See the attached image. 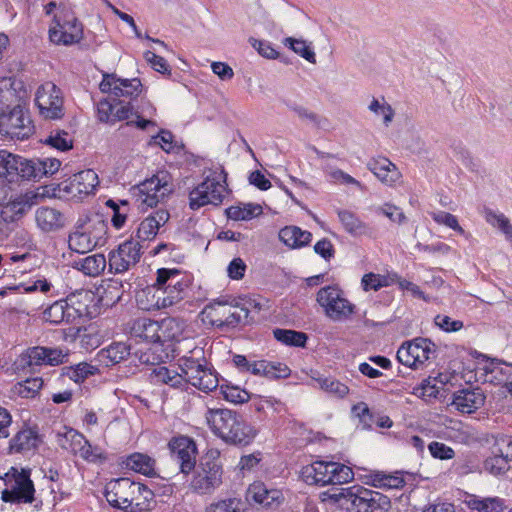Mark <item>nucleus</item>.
Here are the masks:
<instances>
[{"mask_svg": "<svg viewBox=\"0 0 512 512\" xmlns=\"http://www.w3.org/2000/svg\"><path fill=\"white\" fill-rule=\"evenodd\" d=\"M466 503L471 510L477 512H503L505 509L504 500L500 497L481 498L472 495Z\"/></svg>", "mask_w": 512, "mask_h": 512, "instance_id": "e433bc0d", "label": "nucleus"}, {"mask_svg": "<svg viewBox=\"0 0 512 512\" xmlns=\"http://www.w3.org/2000/svg\"><path fill=\"white\" fill-rule=\"evenodd\" d=\"M391 280L392 284L396 283L401 290L410 292L413 297L425 299L423 291L420 289L418 285L414 284L413 282H410L397 274H392Z\"/></svg>", "mask_w": 512, "mask_h": 512, "instance_id": "338daca9", "label": "nucleus"}, {"mask_svg": "<svg viewBox=\"0 0 512 512\" xmlns=\"http://www.w3.org/2000/svg\"><path fill=\"white\" fill-rule=\"evenodd\" d=\"M178 366L183 373L184 383H189L202 392L209 393L219 385L217 373L207 363L202 349H193L190 355L180 357Z\"/></svg>", "mask_w": 512, "mask_h": 512, "instance_id": "39448f33", "label": "nucleus"}, {"mask_svg": "<svg viewBox=\"0 0 512 512\" xmlns=\"http://www.w3.org/2000/svg\"><path fill=\"white\" fill-rule=\"evenodd\" d=\"M159 321L149 318L133 320L130 326V336L139 341L160 342Z\"/></svg>", "mask_w": 512, "mask_h": 512, "instance_id": "b1692460", "label": "nucleus"}, {"mask_svg": "<svg viewBox=\"0 0 512 512\" xmlns=\"http://www.w3.org/2000/svg\"><path fill=\"white\" fill-rule=\"evenodd\" d=\"M484 213L487 223L501 231L506 240L512 243V224L510 220L503 213L492 209H485Z\"/></svg>", "mask_w": 512, "mask_h": 512, "instance_id": "a18cd8bd", "label": "nucleus"}, {"mask_svg": "<svg viewBox=\"0 0 512 512\" xmlns=\"http://www.w3.org/2000/svg\"><path fill=\"white\" fill-rule=\"evenodd\" d=\"M108 503L125 512H142L149 509L152 491L130 478H118L109 481L105 488Z\"/></svg>", "mask_w": 512, "mask_h": 512, "instance_id": "7ed1b4c3", "label": "nucleus"}, {"mask_svg": "<svg viewBox=\"0 0 512 512\" xmlns=\"http://www.w3.org/2000/svg\"><path fill=\"white\" fill-rule=\"evenodd\" d=\"M43 380L39 377L28 378L13 386V393L22 398H34L42 388Z\"/></svg>", "mask_w": 512, "mask_h": 512, "instance_id": "8fccbe9b", "label": "nucleus"}, {"mask_svg": "<svg viewBox=\"0 0 512 512\" xmlns=\"http://www.w3.org/2000/svg\"><path fill=\"white\" fill-rule=\"evenodd\" d=\"M97 372V366H94L86 362H82L76 365L74 368H71L68 375L70 379L78 383L84 381L87 377L91 375H95Z\"/></svg>", "mask_w": 512, "mask_h": 512, "instance_id": "052dcab7", "label": "nucleus"}, {"mask_svg": "<svg viewBox=\"0 0 512 512\" xmlns=\"http://www.w3.org/2000/svg\"><path fill=\"white\" fill-rule=\"evenodd\" d=\"M485 371L487 374H493L494 379L499 383L505 382L509 385L512 381V364L494 359L486 366Z\"/></svg>", "mask_w": 512, "mask_h": 512, "instance_id": "3c124183", "label": "nucleus"}, {"mask_svg": "<svg viewBox=\"0 0 512 512\" xmlns=\"http://www.w3.org/2000/svg\"><path fill=\"white\" fill-rule=\"evenodd\" d=\"M392 275L384 276L375 273H367L362 277L361 284L365 291H377L382 287H387L392 284Z\"/></svg>", "mask_w": 512, "mask_h": 512, "instance_id": "13d9d810", "label": "nucleus"}, {"mask_svg": "<svg viewBox=\"0 0 512 512\" xmlns=\"http://www.w3.org/2000/svg\"><path fill=\"white\" fill-rule=\"evenodd\" d=\"M221 392L227 401L235 404L245 403L250 399L246 390L235 386H221Z\"/></svg>", "mask_w": 512, "mask_h": 512, "instance_id": "e2e57ef3", "label": "nucleus"}, {"mask_svg": "<svg viewBox=\"0 0 512 512\" xmlns=\"http://www.w3.org/2000/svg\"><path fill=\"white\" fill-rule=\"evenodd\" d=\"M206 512H252L248 504L240 498H227L211 503Z\"/></svg>", "mask_w": 512, "mask_h": 512, "instance_id": "79ce46f5", "label": "nucleus"}, {"mask_svg": "<svg viewBox=\"0 0 512 512\" xmlns=\"http://www.w3.org/2000/svg\"><path fill=\"white\" fill-rule=\"evenodd\" d=\"M182 272L176 268H160L157 271V285L161 310L180 309L181 304L189 296L190 280L179 278Z\"/></svg>", "mask_w": 512, "mask_h": 512, "instance_id": "423d86ee", "label": "nucleus"}, {"mask_svg": "<svg viewBox=\"0 0 512 512\" xmlns=\"http://www.w3.org/2000/svg\"><path fill=\"white\" fill-rule=\"evenodd\" d=\"M367 484L382 489H401L405 485V479L400 472L387 474L384 472H374L367 476Z\"/></svg>", "mask_w": 512, "mask_h": 512, "instance_id": "72a5a7b5", "label": "nucleus"}, {"mask_svg": "<svg viewBox=\"0 0 512 512\" xmlns=\"http://www.w3.org/2000/svg\"><path fill=\"white\" fill-rule=\"evenodd\" d=\"M338 216L344 228L350 234L363 235L367 233L368 228L366 227V225L360 219H358L352 212L347 210L339 211Z\"/></svg>", "mask_w": 512, "mask_h": 512, "instance_id": "864d4df0", "label": "nucleus"}, {"mask_svg": "<svg viewBox=\"0 0 512 512\" xmlns=\"http://www.w3.org/2000/svg\"><path fill=\"white\" fill-rule=\"evenodd\" d=\"M245 372L256 376H264L269 379L286 378L290 374L287 365L280 362L266 360L250 361Z\"/></svg>", "mask_w": 512, "mask_h": 512, "instance_id": "393cba45", "label": "nucleus"}, {"mask_svg": "<svg viewBox=\"0 0 512 512\" xmlns=\"http://www.w3.org/2000/svg\"><path fill=\"white\" fill-rule=\"evenodd\" d=\"M60 165L61 162L56 158L26 159L22 172L25 180H40L44 176L53 175Z\"/></svg>", "mask_w": 512, "mask_h": 512, "instance_id": "4be33fe9", "label": "nucleus"}, {"mask_svg": "<svg viewBox=\"0 0 512 512\" xmlns=\"http://www.w3.org/2000/svg\"><path fill=\"white\" fill-rule=\"evenodd\" d=\"M37 225L43 231H53L63 226L62 214L50 207H40L36 211Z\"/></svg>", "mask_w": 512, "mask_h": 512, "instance_id": "f704fd0d", "label": "nucleus"}, {"mask_svg": "<svg viewBox=\"0 0 512 512\" xmlns=\"http://www.w3.org/2000/svg\"><path fill=\"white\" fill-rule=\"evenodd\" d=\"M73 267L87 276L96 277L105 270L106 258H78Z\"/></svg>", "mask_w": 512, "mask_h": 512, "instance_id": "49530a36", "label": "nucleus"}, {"mask_svg": "<svg viewBox=\"0 0 512 512\" xmlns=\"http://www.w3.org/2000/svg\"><path fill=\"white\" fill-rule=\"evenodd\" d=\"M434 324L441 330L447 333L458 332L464 327L461 320H454L448 315L438 314L434 318Z\"/></svg>", "mask_w": 512, "mask_h": 512, "instance_id": "680f3d73", "label": "nucleus"}, {"mask_svg": "<svg viewBox=\"0 0 512 512\" xmlns=\"http://www.w3.org/2000/svg\"><path fill=\"white\" fill-rule=\"evenodd\" d=\"M302 480L308 485H340L353 480L352 469L338 462L315 461L302 467Z\"/></svg>", "mask_w": 512, "mask_h": 512, "instance_id": "0eeeda50", "label": "nucleus"}, {"mask_svg": "<svg viewBox=\"0 0 512 512\" xmlns=\"http://www.w3.org/2000/svg\"><path fill=\"white\" fill-rule=\"evenodd\" d=\"M153 376L156 382L167 384L172 388H182L185 385L182 372L178 373L164 366L154 369Z\"/></svg>", "mask_w": 512, "mask_h": 512, "instance_id": "de8ad7c7", "label": "nucleus"}, {"mask_svg": "<svg viewBox=\"0 0 512 512\" xmlns=\"http://www.w3.org/2000/svg\"><path fill=\"white\" fill-rule=\"evenodd\" d=\"M35 102L42 116L60 119L63 116V97L53 82L42 84L36 91Z\"/></svg>", "mask_w": 512, "mask_h": 512, "instance_id": "f3484780", "label": "nucleus"}, {"mask_svg": "<svg viewBox=\"0 0 512 512\" xmlns=\"http://www.w3.org/2000/svg\"><path fill=\"white\" fill-rule=\"evenodd\" d=\"M123 295V286L116 281L108 283L99 291L98 302L101 307H112L117 304Z\"/></svg>", "mask_w": 512, "mask_h": 512, "instance_id": "37998d69", "label": "nucleus"}, {"mask_svg": "<svg viewBox=\"0 0 512 512\" xmlns=\"http://www.w3.org/2000/svg\"><path fill=\"white\" fill-rule=\"evenodd\" d=\"M228 193L227 173L223 168L209 174L189 194V206L196 210L205 205H220Z\"/></svg>", "mask_w": 512, "mask_h": 512, "instance_id": "6e6552de", "label": "nucleus"}, {"mask_svg": "<svg viewBox=\"0 0 512 512\" xmlns=\"http://www.w3.org/2000/svg\"><path fill=\"white\" fill-rule=\"evenodd\" d=\"M212 325L217 327H236L248 318V307L229 304L227 301L216 300L204 309Z\"/></svg>", "mask_w": 512, "mask_h": 512, "instance_id": "f8f14e48", "label": "nucleus"}, {"mask_svg": "<svg viewBox=\"0 0 512 512\" xmlns=\"http://www.w3.org/2000/svg\"><path fill=\"white\" fill-rule=\"evenodd\" d=\"M126 466L147 477H156V460L147 454L133 453L126 460Z\"/></svg>", "mask_w": 512, "mask_h": 512, "instance_id": "2f4dec72", "label": "nucleus"}, {"mask_svg": "<svg viewBox=\"0 0 512 512\" xmlns=\"http://www.w3.org/2000/svg\"><path fill=\"white\" fill-rule=\"evenodd\" d=\"M99 89L103 93H108L114 97V101L121 100L120 98L128 99L127 102H133L135 105H142L143 102H150L149 100L141 99L138 102V97L143 91V85L138 78L127 79L121 78L116 74H104L103 79L99 85Z\"/></svg>", "mask_w": 512, "mask_h": 512, "instance_id": "9d476101", "label": "nucleus"}, {"mask_svg": "<svg viewBox=\"0 0 512 512\" xmlns=\"http://www.w3.org/2000/svg\"><path fill=\"white\" fill-rule=\"evenodd\" d=\"M367 166L386 185H392L400 178V173L396 166L385 157L372 159L368 162Z\"/></svg>", "mask_w": 512, "mask_h": 512, "instance_id": "bb28decb", "label": "nucleus"}, {"mask_svg": "<svg viewBox=\"0 0 512 512\" xmlns=\"http://www.w3.org/2000/svg\"><path fill=\"white\" fill-rule=\"evenodd\" d=\"M99 184L98 175L91 169L83 170L70 179L69 190L80 197L92 194Z\"/></svg>", "mask_w": 512, "mask_h": 512, "instance_id": "a878e982", "label": "nucleus"}, {"mask_svg": "<svg viewBox=\"0 0 512 512\" xmlns=\"http://www.w3.org/2000/svg\"><path fill=\"white\" fill-rule=\"evenodd\" d=\"M144 245L139 240L131 239L119 245V256H140L144 254Z\"/></svg>", "mask_w": 512, "mask_h": 512, "instance_id": "774afa93", "label": "nucleus"}, {"mask_svg": "<svg viewBox=\"0 0 512 512\" xmlns=\"http://www.w3.org/2000/svg\"><path fill=\"white\" fill-rule=\"evenodd\" d=\"M16 90L11 78L0 79V116L7 113L15 105H19Z\"/></svg>", "mask_w": 512, "mask_h": 512, "instance_id": "ea45409f", "label": "nucleus"}, {"mask_svg": "<svg viewBox=\"0 0 512 512\" xmlns=\"http://www.w3.org/2000/svg\"><path fill=\"white\" fill-rule=\"evenodd\" d=\"M274 337L287 345H293L297 347H304L307 341V336L303 332H297L293 330L275 329L273 331Z\"/></svg>", "mask_w": 512, "mask_h": 512, "instance_id": "6e6d98bb", "label": "nucleus"}, {"mask_svg": "<svg viewBox=\"0 0 512 512\" xmlns=\"http://www.w3.org/2000/svg\"><path fill=\"white\" fill-rule=\"evenodd\" d=\"M33 130L30 116L20 104L0 116V134L3 136L23 140L28 138Z\"/></svg>", "mask_w": 512, "mask_h": 512, "instance_id": "dca6fc26", "label": "nucleus"}, {"mask_svg": "<svg viewBox=\"0 0 512 512\" xmlns=\"http://www.w3.org/2000/svg\"><path fill=\"white\" fill-rule=\"evenodd\" d=\"M435 355L436 345L430 339L422 337L403 343L397 351L398 361L413 369L423 366Z\"/></svg>", "mask_w": 512, "mask_h": 512, "instance_id": "9b49d317", "label": "nucleus"}, {"mask_svg": "<svg viewBox=\"0 0 512 512\" xmlns=\"http://www.w3.org/2000/svg\"><path fill=\"white\" fill-rule=\"evenodd\" d=\"M317 382L322 390L337 398H344L349 393L346 384L334 378H319Z\"/></svg>", "mask_w": 512, "mask_h": 512, "instance_id": "4d7b16f0", "label": "nucleus"}, {"mask_svg": "<svg viewBox=\"0 0 512 512\" xmlns=\"http://www.w3.org/2000/svg\"><path fill=\"white\" fill-rule=\"evenodd\" d=\"M317 302L324 309L325 315L333 321L346 319L354 313L355 306L334 286L321 288L317 293Z\"/></svg>", "mask_w": 512, "mask_h": 512, "instance_id": "4468645a", "label": "nucleus"}, {"mask_svg": "<svg viewBox=\"0 0 512 512\" xmlns=\"http://www.w3.org/2000/svg\"><path fill=\"white\" fill-rule=\"evenodd\" d=\"M69 248L78 254L89 253L97 245V241L87 232L76 231L69 236Z\"/></svg>", "mask_w": 512, "mask_h": 512, "instance_id": "a19ab883", "label": "nucleus"}, {"mask_svg": "<svg viewBox=\"0 0 512 512\" xmlns=\"http://www.w3.org/2000/svg\"><path fill=\"white\" fill-rule=\"evenodd\" d=\"M428 450L433 458L440 460H449L455 456V452L450 446L438 441L429 443Z\"/></svg>", "mask_w": 512, "mask_h": 512, "instance_id": "69168bd1", "label": "nucleus"}, {"mask_svg": "<svg viewBox=\"0 0 512 512\" xmlns=\"http://www.w3.org/2000/svg\"><path fill=\"white\" fill-rule=\"evenodd\" d=\"M431 217L436 223L440 225H445L459 232L460 234L464 233V230L459 225L457 218L451 213L445 211L432 212Z\"/></svg>", "mask_w": 512, "mask_h": 512, "instance_id": "0e129e2a", "label": "nucleus"}, {"mask_svg": "<svg viewBox=\"0 0 512 512\" xmlns=\"http://www.w3.org/2000/svg\"><path fill=\"white\" fill-rule=\"evenodd\" d=\"M332 497L350 512H388L391 508L386 495L360 485L341 488Z\"/></svg>", "mask_w": 512, "mask_h": 512, "instance_id": "20e7f679", "label": "nucleus"}, {"mask_svg": "<svg viewBox=\"0 0 512 512\" xmlns=\"http://www.w3.org/2000/svg\"><path fill=\"white\" fill-rule=\"evenodd\" d=\"M38 436L31 429L19 431L11 440L9 449L11 452L22 453L37 446Z\"/></svg>", "mask_w": 512, "mask_h": 512, "instance_id": "58836bf2", "label": "nucleus"}, {"mask_svg": "<svg viewBox=\"0 0 512 512\" xmlns=\"http://www.w3.org/2000/svg\"><path fill=\"white\" fill-rule=\"evenodd\" d=\"M159 286L157 282L147 286L136 293L137 306L145 311L161 310Z\"/></svg>", "mask_w": 512, "mask_h": 512, "instance_id": "c9c22d12", "label": "nucleus"}, {"mask_svg": "<svg viewBox=\"0 0 512 512\" xmlns=\"http://www.w3.org/2000/svg\"><path fill=\"white\" fill-rule=\"evenodd\" d=\"M247 497L267 508H275L283 501V494L280 490L268 489L261 482H255L249 486Z\"/></svg>", "mask_w": 512, "mask_h": 512, "instance_id": "5701e85b", "label": "nucleus"}, {"mask_svg": "<svg viewBox=\"0 0 512 512\" xmlns=\"http://www.w3.org/2000/svg\"><path fill=\"white\" fill-rule=\"evenodd\" d=\"M156 108L151 102H143L142 105H135L133 102L116 100L114 103L108 99H102L97 104V117L103 123L115 124L119 121H126L118 129L122 132L129 126H135L140 130H146L150 126L155 127L156 123L147 117H152Z\"/></svg>", "mask_w": 512, "mask_h": 512, "instance_id": "f257e3e1", "label": "nucleus"}, {"mask_svg": "<svg viewBox=\"0 0 512 512\" xmlns=\"http://www.w3.org/2000/svg\"><path fill=\"white\" fill-rule=\"evenodd\" d=\"M225 213L229 219L239 220H250L260 214H262V207L258 204H243L231 206L225 210Z\"/></svg>", "mask_w": 512, "mask_h": 512, "instance_id": "c03bdc74", "label": "nucleus"}, {"mask_svg": "<svg viewBox=\"0 0 512 512\" xmlns=\"http://www.w3.org/2000/svg\"><path fill=\"white\" fill-rule=\"evenodd\" d=\"M43 142L60 151H67L73 147V138L65 130L55 129L43 140Z\"/></svg>", "mask_w": 512, "mask_h": 512, "instance_id": "09e8293b", "label": "nucleus"}, {"mask_svg": "<svg viewBox=\"0 0 512 512\" xmlns=\"http://www.w3.org/2000/svg\"><path fill=\"white\" fill-rule=\"evenodd\" d=\"M368 109L375 115H382L383 122L386 126L392 122L395 114L393 108L385 101L384 98H382L381 101L373 98Z\"/></svg>", "mask_w": 512, "mask_h": 512, "instance_id": "bf43d9fd", "label": "nucleus"}, {"mask_svg": "<svg viewBox=\"0 0 512 512\" xmlns=\"http://www.w3.org/2000/svg\"><path fill=\"white\" fill-rule=\"evenodd\" d=\"M130 355V346L124 342H114L97 353V361L112 366L124 361Z\"/></svg>", "mask_w": 512, "mask_h": 512, "instance_id": "cd10ccee", "label": "nucleus"}, {"mask_svg": "<svg viewBox=\"0 0 512 512\" xmlns=\"http://www.w3.org/2000/svg\"><path fill=\"white\" fill-rule=\"evenodd\" d=\"M498 452L499 453H495V455L488 457L484 461V470L494 476L503 475L509 469L507 457L504 456L501 449H499Z\"/></svg>", "mask_w": 512, "mask_h": 512, "instance_id": "603ef678", "label": "nucleus"}, {"mask_svg": "<svg viewBox=\"0 0 512 512\" xmlns=\"http://www.w3.org/2000/svg\"><path fill=\"white\" fill-rule=\"evenodd\" d=\"M223 483V468L217 456L205 455L191 481V488L200 495L214 493Z\"/></svg>", "mask_w": 512, "mask_h": 512, "instance_id": "1a4fd4ad", "label": "nucleus"}, {"mask_svg": "<svg viewBox=\"0 0 512 512\" xmlns=\"http://www.w3.org/2000/svg\"><path fill=\"white\" fill-rule=\"evenodd\" d=\"M25 162V158L0 150V182L17 183L25 180L22 172Z\"/></svg>", "mask_w": 512, "mask_h": 512, "instance_id": "6ab92c4d", "label": "nucleus"}, {"mask_svg": "<svg viewBox=\"0 0 512 512\" xmlns=\"http://www.w3.org/2000/svg\"><path fill=\"white\" fill-rule=\"evenodd\" d=\"M283 44L292 49L296 54H299L305 60L310 63H316V55L310 45L305 40L295 39L293 37H287L283 40Z\"/></svg>", "mask_w": 512, "mask_h": 512, "instance_id": "5fc2aeb1", "label": "nucleus"}, {"mask_svg": "<svg viewBox=\"0 0 512 512\" xmlns=\"http://www.w3.org/2000/svg\"><path fill=\"white\" fill-rule=\"evenodd\" d=\"M173 459L179 464L183 474H189L196 464L197 447L193 439L187 436L173 437L169 443Z\"/></svg>", "mask_w": 512, "mask_h": 512, "instance_id": "a211bd4d", "label": "nucleus"}, {"mask_svg": "<svg viewBox=\"0 0 512 512\" xmlns=\"http://www.w3.org/2000/svg\"><path fill=\"white\" fill-rule=\"evenodd\" d=\"M205 418L213 433L227 444L246 446L256 436L255 428L233 410L208 409Z\"/></svg>", "mask_w": 512, "mask_h": 512, "instance_id": "f03ea898", "label": "nucleus"}, {"mask_svg": "<svg viewBox=\"0 0 512 512\" xmlns=\"http://www.w3.org/2000/svg\"><path fill=\"white\" fill-rule=\"evenodd\" d=\"M46 356L47 354L45 353V347L36 346L28 348L18 357L15 364L17 369L22 370L33 368L35 366H41L43 364L46 365Z\"/></svg>", "mask_w": 512, "mask_h": 512, "instance_id": "4c0bfd02", "label": "nucleus"}, {"mask_svg": "<svg viewBox=\"0 0 512 512\" xmlns=\"http://www.w3.org/2000/svg\"><path fill=\"white\" fill-rule=\"evenodd\" d=\"M160 342L178 341L184 334L186 322L183 319L168 317L159 322Z\"/></svg>", "mask_w": 512, "mask_h": 512, "instance_id": "473e14b6", "label": "nucleus"}, {"mask_svg": "<svg viewBox=\"0 0 512 512\" xmlns=\"http://www.w3.org/2000/svg\"><path fill=\"white\" fill-rule=\"evenodd\" d=\"M136 201L142 210L157 206L172 192V185L169 183L166 174H157L140 183L137 188Z\"/></svg>", "mask_w": 512, "mask_h": 512, "instance_id": "ddd939ff", "label": "nucleus"}, {"mask_svg": "<svg viewBox=\"0 0 512 512\" xmlns=\"http://www.w3.org/2000/svg\"><path fill=\"white\" fill-rule=\"evenodd\" d=\"M50 40L57 45H72L83 38L82 24L70 12L55 15L49 29Z\"/></svg>", "mask_w": 512, "mask_h": 512, "instance_id": "2eb2a0df", "label": "nucleus"}, {"mask_svg": "<svg viewBox=\"0 0 512 512\" xmlns=\"http://www.w3.org/2000/svg\"><path fill=\"white\" fill-rule=\"evenodd\" d=\"M169 219V213L166 210H157L153 215L145 218L137 232L139 239L143 240V243L156 236L159 228L164 225Z\"/></svg>", "mask_w": 512, "mask_h": 512, "instance_id": "c85d7f7f", "label": "nucleus"}, {"mask_svg": "<svg viewBox=\"0 0 512 512\" xmlns=\"http://www.w3.org/2000/svg\"><path fill=\"white\" fill-rule=\"evenodd\" d=\"M485 403V395L479 388L463 389L454 394L451 405L459 412L471 414Z\"/></svg>", "mask_w": 512, "mask_h": 512, "instance_id": "412c9836", "label": "nucleus"}, {"mask_svg": "<svg viewBox=\"0 0 512 512\" xmlns=\"http://www.w3.org/2000/svg\"><path fill=\"white\" fill-rule=\"evenodd\" d=\"M279 238L290 248H301L311 242L312 234L297 226H286L280 230Z\"/></svg>", "mask_w": 512, "mask_h": 512, "instance_id": "7c9ffc66", "label": "nucleus"}, {"mask_svg": "<svg viewBox=\"0 0 512 512\" xmlns=\"http://www.w3.org/2000/svg\"><path fill=\"white\" fill-rule=\"evenodd\" d=\"M73 298L54 302L43 312L45 321L52 324L72 322L76 317L82 315V311L73 306Z\"/></svg>", "mask_w": 512, "mask_h": 512, "instance_id": "aec40b11", "label": "nucleus"}, {"mask_svg": "<svg viewBox=\"0 0 512 512\" xmlns=\"http://www.w3.org/2000/svg\"><path fill=\"white\" fill-rule=\"evenodd\" d=\"M13 470L14 477V490L17 493L19 499L25 503H32L34 500V484L30 479V471L22 469L20 472L16 469Z\"/></svg>", "mask_w": 512, "mask_h": 512, "instance_id": "c756f323", "label": "nucleus"}]
</instances>
